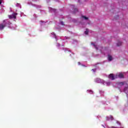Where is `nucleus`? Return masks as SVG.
I'll return each mask as SVG.
<instances>
[{"mask_svg": "<svg viewBox=\"0 0 128 128\" xmlns=\"http://www.w3.org/2000/svg\"><path fill=\"white\" fill-rule=\"evenodd\" d=\"M10 26L12 24V22L10 21H8L7 20H3L2 23L0 24V30H2L6 26V25Z\"/></svg>", "mask_w": 128, "mask_h": 128, "instance_id": "1", "label": "nucleus"}, {"mask_svg": "<svg viewBox=\"0 0 128 128\" xmlns=\"http://www.w3.org/2000/svg\"><path fill=\"white\" fill-rule=\"evenodd\" d=\"M109 78H110L112 80H114V74H111L108 76Z\"/></svg>", "mask_w": 128, "mask_h": 128, "instance_id": "2", "label": "nucleus"}, {"mask_svg": "<svg viewBox=\"0 0 128 128\" xmlns=\"http://www.w3.org/2000/svg\"><path fill=\"white\" fill-rule=\"evenodd\" d=\"M116 76H118V78H123L124 76L122 73H119L118 75H116Z\"/></svg>", "mask_w": 128, "mask_h": 128, "instance_id": "3", "label": "nucleus"}, {"mask_svg": "<svg viewBox=\"0 0 128 128\" xmlns=\"http://www.w3.org/2000/svg\"><path fill=\"white\" fill-rule=\"evenodd\" d=\"M96 82H98V84H100L102 82V79L100 78H96L95 80Z\"/></svg>", "mask_w": 128, "mask_h": 128, "instance_id": "4", "label": "nucleus"}, {"mask_svg": "<svg viewBox=\"0 0 128 128\" xmlns=\"http://www.w3.org/2000/svg\"><path fill=\"white\" fill-rule=\"evenodd\" d=\"M16 16H18L17 13H14L12 14V18L14 19L16 18Z\"/></svg>", "mask_w": 128, "mask_h": 128, "instance_id": "5", "label": "nucleus"}, {"mask_svg": "<svg viewBox=\"0 0 128 128\" xmlns=\"http://www.w3.org/2000/svg\"><path fill=\"white\" fill-rule=\"evenodd\" d=\"M108 60L109 62H111V60H112V57L110 55H108Z\"/></svg>", "mask_w": 128, "mask_h": 128, "instance_id": "6", "label": "nucleus"}, {"mask_svg": "<svg viewBox=\"0 0 128 128\" xmlns=\"http://www.w3.org/2000/svg\"><path fill=\"white\" fill-rule=\"evenodd\" d=\"M122 42H118L117 43V46H122Z\"/></svg>", "mask_w": 128, "mask_h": 128, "instance_id": "7", "label": "nucleus"}, {"mask_svg": "<svg viewBox=\"0 0 128 128\" xmlns=\"http://www.w3.org/2000/svg\"><path fill=\"white\" fill-rule=\"evenodd\" d=\"M78 12V8H74V14H76V12Z\"/></svg>", "mask_w": 128, "mask_h": 128, "instance_id": "8", "label": "nucleus"}, {"mask_svg": "<svg viewBox=\"0 0 128 128\" xmlns=\"http://www.w3.org/2000/svg\"><path fill=\"white\" fill-rule=\"evenodd\" d=\"M82 18H84V20H88V18L86 16H82Z\"/></svg>", "mask_w": 128, "mask_h": 128, "instance_id": "9", "label": "nucleus"}, {"mask_svg": "<svg viewBox=\"0 0 128 128\" xmlns=\"http://www.w3.org/2000/svg\"><path fill=\"white\" fill-rule=\"evenodd\" d=\"M92 46H94V48H96V50H98V47H96V45L94 44V43L91 44Z\"/></svg>", "mask_w": 128, "mask_h": 128, "instance_id": "10", "label": "nucleus"}, {"mask_svg": "<svg viewBox=\"0 0 128 128\" xmlns=\"http://www.w3.org/2000/svg\"><path fill=\"white\" fill-rule=\"evenodd\" d=\"M85 34H88V30L86 29V30L84 32Z\"/></svg>", "mask_w": 128, "mask_h": 128, "instance_id": "11", "label": "nucleus"}, {"mask_svg": "<svg viewBox=\"0 0 128 128\" xmlns=\"http://www.w3.org/2000/svg\"><path fill=\"white\" fill-rule=\"evenodd\" d=\"M88 92L91 94H94V92L92 90H88Z\"/></svg>", "mask_w": 128, "mask_h": 128, "instance_id": "12", "label": "nucleus"}, {"mask_svg": "<svg viewBox=\"0 0 128 128\" xmlns=\"http://www.w3.org/2000/svg\"><path fill=\"white\" fill-rule=\"evenodd\" d=\"M8 18H10V19L13 18H12V15H9V16H8Z\"/></svg>", "mask_w": 128, "mask_h": 128, "instance_id": "13", "label": "nucleus"}, {"mask_svg": "<svg viewBox=\"0 0 128 128\" xmlns=\"http://www.w3.org/2000/svg\"><path fill=\"white\" fill-rule=\"evenodd\" d=\"M61 24L62 25V26H64V22H61Z\"/></svg>", "mask_w": 128, "mask_h": 128, "instance_id": "14", "label": "nucleus"}, {"mask_svg": "<svg viewBox=\"0 0 128 128\" xmlns=\"http://www.w3.org/2000/svg\"><path fill=\"white\" fill-rule=\"evenodd\" d=\"M111 128H116V127H114V126H112Z\"/></svg>", "mask_w": 128, "mask_h": 128, "instance_id": "15", "label": "nucleus"}, {"mask_svg": "<svg viewBox=\"0 0 128 128\" xmlns=\"http://www.w3.org/2000/svg\"><path fill=\"white\" fill-rule=\"evenodd\" d=\"M110 118L111 120H114V117H112V116H110Z\"/></svg>", "mask_w": 128, "mask_h": 128, "instance_id": "16", "label": "nucleus"}, {"mask_svg": "<svg viewBox=\"0 0 128 128\" xmlns=\"http://www.w3.org/2000/svg\"><path fill=\"white\" fill-rule=\"evenodd\" d=\"M2 0H0V4H2Z\"/></svg>", "mask_w": 128, "mask_h": 128, "instance_id": "17", "label": "nucleus"}, {"mask_svg": "<svg viewBox=\"0 0 128 128\" xmlns=\"http://www.w3.org/2000/svg\"><path fill=\"white\" fill-rule=\"evenodd\" d=\"M124 84V82H122L120 83V84Z\"/></svg>", "mask_w": 128, "mask_h": 128, "instance_id": "18", "label": "nucleus"}, {"mask_svg": "<svg viewBox=\"0 0 128 128\" xmlns=\"http://www.w3.org/2000/svg\"><path fill=\"white\" fill-rule=\"evenodd\" d=\"M78 64H80V62H78Z\"/></svg>", "mask_w": 128, "mask_h": 128, "instance_id": "19", "label": "nucleus"}, {"mask_svg": "<svg viewBox=\"0 0 128 128\" xmlns=\"http://www.w3.org/2000/svg\"><path fill=\"white\" fill-rule=\"evenodd\" d=\"M72 6V8H74V6Z\"/></svg>", "mask_w": 128, "mask_h": 128, "instance_id": "20", "label": "nucleus"}, {"mask_svg": "<svg viewBox=\"0 0 128 128\" xmlns=\"http://www.w3.org/2000/svg\"><path fill=\"white\" fill-rule=\"evenodd\" d=\"M124 92H126V88H124Z\"/></svg>", "mask_w": 128, "mask_h": 128, "instance_id": "21", "label": "nucleus"}, {"mask_svg": "<svg viewBox=\"0 0 128 128\" xmlns=\"http://www.w3.org/2000/svg\"><path fill=\"white\" fill-rule=\"evenodd\" d=\"M78 2H80V0H78Z\"/></svg>", "mask_w": 128, "mask_h": 128, "instance_id": "22", "label": "nucleus"}]
</instances>
